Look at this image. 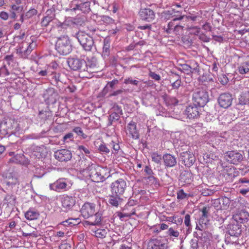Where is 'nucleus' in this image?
Segmentation results:
<instances>
[{
  "instance_id": "1",
  "label": "nucleus",
  "mask_w": 249,
  "mask_h": 249,
  "mask_svg": "<svg viewBox=\"0 0 249 249\" xmlns=\"http://www.w3.org/2000/svg\"><path fill=\"white\" fill-rule=\"evenodd\" d=\"M55 49L60 55H66L72 51V45L67 36H62L57 38Z\"/></svg>"
},
{
  "instance_id": "2",
  "label": "nucleus",
  "mask_w": 249,
  "mask_h": 249,
  "mask_svg": "<svg viewBox=\"0 0 249 249\" xmlns=\"http://www.w3.org/2000/svg\"><path fill=\"white\" fill-rule=\"evenodd\" d=\"M78 42L86 51H91L95 48L93 38L88 34L83 31H79L76 34Z\"/></svg>"
},
{
  "instance_id": "3",
  "label": "nucleus",
  "mask_w": 249,
  "mask_h": 249,
  "mask_svg": "<svg viewBox=\"0 0 249 249\" xmlns=\"http://www.w3.org/2000/svg\"><path fill=\"white\" fill-rule=\"evenodd\" d=\"M184 16H179L178 18H174L168 24L166 28L167 33L171 34L174 33L176 35H181L183 33V28L185 24L183 22H179L182 20Z\"/></svg>"
},
{
  "instance_id": "4",
  "label": "nucleus",
  "mask_w": 249,
  "mask_h": 249,
  "mask_svg": "<svg viewBox=\"0 0 249 249\" xmlns=\"http://www.w3.org/2000/svg\"><path fill=\"white\" fill-rule=\"evenodd\" d=\"M36 47V41H32L31 42L23 41L18 44L17 49V53L20 57L26 58Z\"/></svg>"
},
{
  "instance_id": "5",
  "label": "nucleus",
  "mask_w": 249,
  "mask_h": 249,
  "mask_svg": "<svg viewBox=\"0 0 249 249\" xmlns=\"http://www.w3.org/2000/svg\"><path fill=\"white\" fill-rule=\"evenodd\" d=\"M86 170L89 173L91 180L95 182H102L105 180L103 175V170L100 167L96 166L94 164L89 165Z\"/></svg>"
},
{
  "instance_id": "6",
  "label": "nucleus",
  "mask_w": 249,
  "mask_h": 249,
  "mask_svg": "<svg viewBox=\"0 0 249 249\" xmlns=\"http://www.w3.org/2000/svg\"><path fill=\"white\" fill-rule=\"evenodd\" d=\"M68 179L66 178H60L53 183L49 185L50 189L57 192H64L69 190L71 186Z\"/></svg>"
},
{
  "instance_id": "7",
  "label": "nucleus",
  "mask_w": 249,
  "mask_h": 249,
  "mask_svg": "<svg viewBox=\"0 0 249 249\" xmlns=\"http://www.w3.org/2000/svg\"><path fill=\"white\" fill-rule=\"evenodd\" d=\"M193 103L201 107H203L209 101L208 92L202 89H197L193 95Z\"/></svg>"
},
{
  "instance_id": "8",
  "label": "nucleus",
  "mask_w": 249,
  "mask_h": 249,
  "mask_svg": "<svg viewBox=\"0 0 249 249\" xmlns=\"http://www.w3.org/2000/svg\"><path fill=\"white\" fill-rule=\"evenodd\" d=\"M224 158L230 163L238 164L244 159L243 152L237 150L229 151L225 154Z\"/></svg>"
},
{
  "instance_id": "9",
  "label": "nucleus",
  "mask_w": 249,
  "mask_h": 249,
  "mask_svg": "<svg viewBox=\"0 0 249 249\" xmlns=\"http://www.w3.org/2000/svg\"><path fill=\"white\" fill-rule=\"evenodd\" d=\"M110 187L111 193L112 194L122 196L124 193L127 187V184L124 179L119 178L113 182L111 184Z\"/></svg>"
},
{
  "instance_id": "10",
  "label": "nucleus",
  "mask_w": 249,
  "mask_h": 249,
  "mask_svg": "<svg viewBox=\"0 0 249 249\" xmlns=\"http://www.w3.org/2000/svg\"><path fill=\"white\" fill-rule=\"evenodd\" d=\"M17 123L9 119L1 122L0 132L3 135H11L17 131Z\"/></svg>"
},
{
  "instance_id": "11",
  "label": "nucleus",
  "mask_w": 249,
  "mask_h": 249,
  "mask_svg": "<svg viewBox=\"0 0 249 249\" xmlns=\"http://www.w3.org/2000/svg\"><path fill=\"white\" fill-rule=\"evenodd\" d=\"M67 63L70 68L73 71H85L87 70L86 62L83 59L69 58L67 60Z\"/></svg>"
},
{
  "instance_id": "12",
  "label": "nucleus",
  "mask_w": 249,
  "mask_h": 249,
  "mask_svg": "<svg viewBox=\"0 0 249 249\" xmlns=\"http://www.w3.org/2000/svg\"><path fill=\"white\" fill-rule=\"evenodd\" d=\"M95 208V204L89 202L85 203L81 209V214L84 218L88 219L96 212Z\"/></svg>"
},
{
  "instance_id": "13",
  "label": "nucleus",
  "mask_w": 249,
  "mask_h": 249,
  "mask_svg": "<svg viewBox=\"0 0 249 249\" xmlns=\"http://www.w3.org/2000/svg\"><path fill=\"white\" fill-rule=\"evenodd\" d=\"M179 160L183 165L190 167L195 163L196 158L191 151H185L180 153Z\"/></svg>"
},
{
  "instance_id": "14",
  "label": "nucleus",
  "mask_w": 249,
  "mask_h": 249,
  "mask_svg": "<svg viewBox=\"0 0 249 249\" xmlns=\"http://www.w3.org/2000/svg\"><path fill=\"white\" fill-rule=\"evenodd\" d=\"M201 108L193 103V105H190L186 107L184 111V114L189 119L197 118L200 114Z\"/></svg>"
},
{
  "instance_id": "15",
  "label": "nucleus",
  "mask_w": 249,
  "mask_h": 249,
  "mask_svg": "<svg viewBox=\"0 0 249 249\" xmlns=\"http://www.w3.org/2000/svg\"><path fill=\"white\" fill-rule=\"evenodd\" d=\"M139 16L143 21L151 22L155 18V13L149 8H141L139 11Z\"/></svg>"
},
{
  "instance_id": "16",
  "label": "nucleus",
  "mask_w": 249,
  "mask_h": 249,
  "mask_svg": "<svg viewBox=\"0 0 249 249\" xmlns=\"http://www.w3.org/2000/svg\"><path fill=\"white\" fill-rule=\"evenodd\" d=\"M167 244L165 241L154 238L148 241L147 249H167Z\"/></svg>"
},
{
  "instance_id": "17",
  "label": "nucleus",
  "mask_w": 249,
  "mask_h": 249,
  "mask_svg": "<svg viewBox=\"0 0 249 249\" xmlns=\"http://www.w3.org/2000/svg\"><path fill=\"white\" fill-rule=\"evenodd\" d=\"M232 98L231 95L228 93H224L220 95L218 102L219 106L224 108H227L231 105Z\"/></svg>"
},
{
  "instance_id": "18",
  "label": "nucleus",
  "mask_w": 249,
  "mask_h": 249,
  "mask_svg": "<svg viewBox=\"0 0 249 249\" xmlns=\"http://www.w3.org/2000/svg\"><path fill=\"white\" fill-rule=\"evenodd\" d=\"M57 93L53 88H48L43 93V97L48 104L55 103L57 97Z\"/></svg>"
},
{
  "instance_id": "19",
  "label": "nucleus",
  "mask_w": 249,
  "mask_h": 249,
  "mask_svg": "<svg viewBox=\"0 0 249 249\" xmlns=\"http://www.w3.org/2000/svg\"><path fill=\"white\" fill-rule=\"evenodd\" d=\"M61 202L62 207L65 211L71 210L75 204V197L69 196H63L61 198Z\"/></svg>"
},
{
  "instance_id": "20",
  "label": "nucleus",
  "mask_w": 249,
  "mask_h": 249,
  "mask_svg": "<svg viewBox=\"0 0 249 249\" xmlns=\"http://www.w3.org/2000/svg\"><path fill=\"white\" fill-rule=\"evenodd\" d=\"M54 156L56 159L61 161H67L72 158L71 152L67 149H61L56 151Z\"/></svg>"
},
{
  "instance_id": "21",
  "label": "nucleus",
  "mask_w": 249,
  "mask_h": 249,
  "mask_svg": "<svg viewBox=\"0 0 249 249\" xmlns=\"http://www.w3.org/2000/svg\"><path fill=\"white\" fill-rule=\"evenodd\" d=\"M90 2L89 0H78L75 7L71 9V11L80 10L84 13H88L90 11Z\"/></svg>"
},
{
  "instance_id": "22",
  "label": "nucleus",
  "mask_w": 249,
  "mask_h": 249,
  "mask_svg": "<svg viewBox=\"0 0 249 249\" xmlns=\"http://www.w3.org/2000/svg\"><path fill=\"white\" fill-rule=\"evenodd\" d=\"M162 160L165 168H171L175 166L178 162L177 158L170 154H165Z\"/></svg>"
},
{
  "instance_id": "23",
  "label": "nucleus",
  "mask_w": 249,
  "mask_h": 249,
  "mask_svg": "<svg viewBox=\"0 0 249 249\" xmlns=\"http://www.w3.org/2000/svg\"><path fill=\"white\" fill-rule=\"evenodd\" d=\"M192 66L188 64H184L181 65L179 70L186 74L190 75L193 72H199L198 65L197 62L194 61L191 63Z\"/></svg>"
},
{
  "instance_id": "24",
  "label": "nucleus",
  "mask_w": 249,
  "mask_h": 249,
  "mask_svg": "<svg viewBox=\"0 0 249 249\" xmlns=\"http://www.w3.org/2000/svg\"><path fill=\"white\" fill-rule=\"evenodd\" d=\"M118 195H113L112 193L108 196V203L112 207L118 208L122 205L124 202V198Z\"/></svg>"
},
{
  "instance_id": "25",
  "label": "nucleus",
  "mask_w": 249,
  "mask_h": 249,
  "mask_svg": "<svg viewBox=\"0 0 249 249\" xmlns=\"http://www.w3.org/2000/svg\"><path fill=\"white\" fill-rule=\"evenodd\" d=\"M88 220L86 221L85 224L88 225H99L102 221L101 214L99 212H95L93 215L91 216Z\"/></svg>"
},
{
  "instance_id": "26",
  "label": "nucleus",
  "mask_w": 249,
  "mask_h": 249,
  "mask_svg": "<svg viewBox=\"0 0 249 249\" xmlns=\"http://www.w3.org/2000/svg\"><path fill=\"white\" fill-rule=\"evenodd\" d=\"M241 225L237 222L236 223L231 224L229 225L228 232L231 236H239L241 233L242 230L241 229Z\"/></svg>"
},
{
  "instance_id": "27",
  "label": "nucleus",
  "mask_w": 249,
  "mask_h": 249,
  "mask_svg": "<svg viewBox=\"0 0 249 249\" xmlns=\"http://www.w3.org/2000/svg\"><path fill=\"white\" fill-rule=\"evenodd\" d=\"M127 130L128 133L134 139L139 138V132L137 129L136 123L133 121H131L127 125Z\"/></svg>"
},
{
  "instance_id": "28",
  "label": "nucleus",
  "mask_w": 249,
  "mask_h": 249,
  "mask_svg": "<svg viewBox=\"0 0 249 249\" xmlns=\"http://www.w3.org/2000/svg\"><path fill=\"white\" fill-rule=\"evenodd\" d=\"M241 74H245L249 72V61H245L238 64L237 69Z\"/></svg>"
},
{
  "instance_id": "29",
  "label": "nucleus",
  "mask_w": 249,
  "mask_h": 249,
  "mask_svg": "<svg viewBox=\"0 0 249 249\" xmlns=\"http://www.w3.org/2000/svg\"><path fill=\"white\" fill-rule=\"evenodd\" d=\"M238 104L240 105H248L249 107V91L242 92L239 98Z\"/></svg>"
},
{
  "instance_id": "30",
  "label": "nucleus",
  "mask_w": 249,
  "mask_h": 249,
  "mask_svg": "<svg viewBox=\"0 0 249 249\" xmlns=\"http://www.w3.org/2000/svg\"><path fill=\"white\" fill-rule=\"evenodd\" d=\"M86 66L87 70L85 71L92 72L96 70L97 66V59L96 58L92 57L90 60L88 59L86 62Z\"/></svg>"
},
{
  "instance_id": "31",
  "label": "nucleus",
  "mask_w": 249,
  "mask_h": 249,
  "mask_svg": "<svg viewBox=\"0 0 249 249\" xmlns=\"http://www.w3.org/2000/svg\"><path fill=\"white\" fill-rule=\"evenodd\" d=\"M210 210V207H204L202 209V216L200 218L199 220V223H201L202 224H204V225H206V224L208 222V213Z\"/></svg>"
},
{
  "instance_id": "32",
  "label": "nucleus",
  "mask_w": 249,
  "mask_h": 249,
  "mask_svg": "<svg viewBox=\"0 0 249 249\" xmlns=\"http://www.w3.org/2000/svg\"><path fill=\"white\" fill-rule=\"evenodd\" d=\"M110 40L108 38H105L104 40V45L103 48L102 56L104 58L107 57L109 55Z\"/></svg>"
},
{
  "instance_id": "33",
  "label": "nucleus",
  "mask_w": 249,
  "mask_h": 249,
  "mask_svg": "<svg viewBox=\"0 0 249 249\" xmlns=\"http://www.w3.org/2000/svg\"><path fill=\"white\" fill-rule=\"evenodd\" d=\"M39 215V213L33 209H29L25 213V218L29 220L36 219L38 217Z\"/></svg>"
},
{
  "instance_id": "34",
  "label": "nucleus",
  "mask_w": 249,
  "mask_h": 249,
  "mask_svg": "<svg viewBox=\"0 0 249 249\" xmlns=\"http://www.w3.org/2000/svg\"><path fill=\"white\" fill-rule=\"evenodd\" d=\"M52 77V84L55 86H59V83H63L61 74L59 73H56L54 71H52L50 74Z\"/></svg>"
},
{
  "instance_id": "35",
  "label": "nucleus",
  "mask_w": 249,
  "mask_h": 249,
  "mask_svg": "<svg viewBox=\"0 0 249 249\" xmlns=\"http://www.w3.org/2000/svg\"><path fill=\"white\" fill-rule=\"evenodd\" d=\"M213 206L216 210V212H214V215L216 216L218 213H222V211L224 210V206H222L221 200L220 199H216L213 200Z\"/></svg>"
},
{
  "instance_id": "36",
  "label": "nucleus",
  "mask_w": 249,
  "mask_h": 249,
  "mask_svg": "<svg viewBox=\"0 0 249 249\" xmlns=\"http://www.w3.org/2000/svg\"><path fill=\"white\" fill-rule=\"evenodd\" d=\"M108 144L106 145L105 143H102L99 145L98 150L102 154H107L110 152Z\"/></svg>"
},
{
  "instance_id": "37",
  "label": "nucleus",
  "mask_w": 249,
  "mask_h": 249,
  "mask_svg": "<svg viewBox=\"0 0 249 249\" xmlns=\"http://www.w3.org/2000/svg\"><path fill=\"white\" fill-rule=\"evenodd\" d=\"M5 203L7 204L14 205L15 203L16 197L12 195H7L4 198Z\"/></svg>"
},
{
  "instance_id": "38",
  "label": "nucleus",
  "mask_w": 249,
  "mask_h": 249,
  "mask_svg": "<svg viewBox=\"0 0 249 249\" xmlns=\"http://www.w3.org/2000/svg\"><path fill=\"white\" fill-rule=\"evenodd\" d=\"M120 118V115L118 113L113 112L111 113L109 116V125H111L113 122L118 121Z\"/></svg>"
},
{
  "instance_id": "39",
  "label": "nucleus",
  "mask_w": 249,
  "mask_h": 249,
  "mask_svg": "<svg viewBox=\"0 0 249 249\" xmlns=\"http://www.w3.org/2000/svg\"><path fill=\"white\" fill-rule=\"evenodd\" d=\"M107 234V231L105 229H98L94 231V235L98 238H104Z\"/></svg>"
},
{
  "instance_id": "40",
  "label": "nucleus",
  "mask_w": 249,
  "mask_h": 249,
  "mask_svg": "<svg viewBox=\"0 0 249 249\" xmlns=\"http://www.w3.org/2000/svg\"><path fill=\"white\" fill-rule=\"evenodd\" d=\"M108 146L112 148V153L113 154L117 153L120 148L119 144L113 141L108 144Z\"/></svg>"
},
{
  "instance_id": "41",
  "label": "nucleus",
  "mask_w": 249,
  "mask_h": 249,
  "mask_svg": "<svg viewBox=\"0 0 249 249\" xmlns=\"http://www.w3.org/2000/svg\"><path fill=\"white\" fill-rule=\"evenodd\" d=\"M190 196V194L185 193L183 189L179 190L177 193V198L178 199L182 200L188 198Z\"/></svg>"
},
{
  "instance_id": "42",
  "label": "nucleus",
  "mask_w": 249,
  "mask_h": 249,
  "mask_svg": "<svg viewBox=\"0 0 249 249\" xmlns=\"http://www.w3.org/2000/svg\"><path fill=\"white\" fill-rule=\"evenodd\" d=\"M101 20L104 23L107 25H111L112 24H114L115 22L114 19L107 16H103L101 17Z\"/></svg>"
},
{
  "instance_id": "43",
  "label": "nucleus",
  "mask_w": 249,
  "mask_h": 249,
  "mask_svg": "<svg viewBox=\"0 0 249 249\" xmlns=\"http://www.w3.org/2000/svg\"><path fill=\"white\" fill-rule=\"evenodd\" d=\"M10 72L5 65L0 68V77L5 78V79H6V77L8 76Z\"/></svg>"
},
{
  "instance_id": "44",
  "label": "nucleus",
  "mask_w": 249,
  "mask_h": 249,
  "mask_svg": "<svg viewBox=\"0 0 249 249\" xmlns=\"http://www.w3.org/2000/svg\"><path fill=\"white\" fill-rule=\"evenodd\" d=\"M72 131L75 132L77 135L81 136L83 139H86L87 137V135L84 133L82 128L80 127H74Z\"/></svg>"
},
{
  "instance_id": "45",
  "label": "nucleus",
  "mask_w": 249,
  "mask_h": 249,
  "mask_svg": "<svg viewBox=\"0 0 249 249\" xmlns=\"http://www.w3.org/2000/svg\"><path fill=\"white\" fill-rule=\"evenodd\" d=\"M176 80L172 83L171 85L173 89H178L181 85V81L180 76H177Z\"/></svg>"
},
{
  "instance_id": "46",
  "label": "nucleus",
  "mask_w": 249,
  "mask_h": 249,
  "mask_svg": "<svg viewBox=\"0 0 249 249\" xmlns=\"http://www.w3.org/2000/svg\"><path fill=\"white\" fill-rule=\"evenodd\" d=\"M80 222L79 218H69L64 221L63 223H68L70 225H76L79 224Z\"/></svg>"
},
{
  "instance_id": "47",
  "label": "nucleus",
  "mask_w": 249,
  "mask_h": 249,
  "mask_svg": "<svg viewBox=\"0 0 249 249\" xmlns=\"http://www.w3.org/2000/svg\"><path fill=\"white\" fill-rule=\"evenodd\" d=\"M218 81L223 85L227 84L229 82V79L225 74H221L218 77Z\"/></svg>"
},
{
  "instance_id": "48",
  "label": "nucleus",
  "mask_w": 249,
  "mask_h": 249,
  "mask_svg": "<svg viewBox=\"0 0 249 249\" xmlns=\"http://www.w3.org/2000/svg\"><path fill=\"white\" fill-rule=\"evenodd\" d=\"M167 234L170 236L178 237L179 233L178 231H175L173 228H170L167 232Z\"/></svg>"
},
{
  "instance_id": "49",
  "label": "nucleus",
  "mask_w": 249,
  "mask_h": 249,
  "mask_svg": "<svg viewBox=\"0 0 249 249\" xmlns=\"http://www.w3.org/2000/svg\"><path fill=\"white\" fill-rule=\"evenodd\" d=\"M53 18V15L52 16H46L45 17L42 21L41 23L43 26H47L49 23L52 20Z\"/></svg>"
},
{
  "instance_id": "50",
  "label": "nucleus",
  "mask_w": 249,
  "mask_h": 249,
  "mask_svg": "<svg viewBox=\"0 0 249 249\" xmlns=\"http://www.w3.org/2000/svg\"><path fill=\"white\" fill-rule=\"evenodd\" d=\"M204 157V159L207 160L206 162H211L217 159V157L212 153L205 154Z\"/></svg>"
},
{
  "instance_id": "51",
  "label": "nucleus",
  "mask_w": 249,
  "mask_h": 249,
  "mask_svg": "<svg viewBox=\"0 0 249 249\" xmlns=\"http://www.w3.org/2000/svg\"><path fill=\"white\" fill-rule=\"evenodd\" d=\"M139 82H140L137 80H133L132 77H129L127 79H125L124 81V83L125 84H130L135 86H137Z\"/></svg>"
},
{
  "instance_id": "52",
  "label": "nucleus",
  "mask_w": 249,
  "mask_h": 249,
  "mask_svg": "<svg viewBox=\"0 0 249 249\" xmlns=\"http://www.w3.org/2000/svg\"><path fill=\"white\" fill-rule=\"evenodd\" d=\"M52 71H50V68H47L45 70H41L38 71V74L41 76H45L50 75Z\"/></svg>"
},
{
  "instance_id": "53",
  "label": "nucleus",
  "mask_w": 249,
  "mask_h": 249,
  "mask_svg": "<svg viewBox=\"0 0 249 249\" xmlns=\"http://www.w3.org/2000/svg\"><path fill=\"white\" fill-rule=\"evenodd\" d=\"M37 13V11L36 9L34 8L31 9L26 12L25 17H26L27 18H30L33 16L36 15Z\"/></svg>"
},
{
  "instance_id": "54",
  "label": "nucleus",
  "mask_w": 249,
  "mask_h": 249,
  "mask_svg": "<svg viewBox=\"0 0 249 249\" xmlns=\"http://www.w3.org/2000/svg\"><path fill=\"white\" fill-rule=\"evenodd\" d=\"M152 160L156 163L159 164L160 163L161 158L158 154L153 153L152 155Z\"/></svg>"
},
{
  "instance_id": "55",
  "label": "nucleus",
  "mask_w": 249,
  "mask_h": 249,
  "mask_svg": "<svg viewBox=\"0 0 249 249\" xmlns=\"http://www.w3.org/2000/svg\"><path fill=\"white\" fill-rule=\"evenodd\" d=\"M23 8L21 6L17 5H12L11 9L12 11L17 13V14L20 13L22 12Z\"/></svg>"
},
{
  "instance_id": "56",
  "label": "nucleus",
  "mask_w": 249,
  "mask_h": 249,
  "mask_svg": "<svg viewBox=\"0 0 249 249\" xmlns=\"http://www.w3.org/2000/svg\"><path fill=\"white\" fill-rule=\"evenodd\" d=\"M189 31L190 34L197 35L200 33V28L197 26L190 27Z\"/></svg>"
},
{
  "instance_id": "57",
  "label": "nucleus",
  "mask_w": 249,
  "mask_h": 249,
  "mask_svg": "<svg viewBox=\"0 0 249 249\" xmlns=\"http://www.w3.org/2000/svg\"><path fill=\"white\" fill-rule=\"evenodd\" d=\"M118 83V80L116 79H113L112 81L108 82L107 86L104 89L105 91L106 88H107L108 87H110L111 89L114 88V87L115 85Z\"/></svg>"
},
{
  "instance_id": "58",
  "label": "nucleus",
  "mask_w": 249,
  "mask_h": 249,
  "mask_svg": "<svg viewBox=\"0 0 249 249\" xmlns=\"http://www.w3.org/2000/svg\"><path fill=\"white\" fill-rule=\"evenodd\" d=\"M198 241L196 239H193L190 241L191 247L190 249H197Z\"/></svg>"
},
{
  "instance_id": "59",
  "label": "nucleus",
  "mask_w": 249,
  "mask_h": 249,
  "mask_svg": "<svg viewBox=\"0 0 249 249\" xmlns=\"http://www.w3.org/2000/svg\"><path fill=\"white\" fill-rule=\"evenodd\" d=\"M78 149L80 151H83L87 156H88L90 154L89 150L83 145L78 146Z\"/></svg>"
},
{
  "instance_id": "60",
  "label": "nucleus",
  "mask_w": 249,
  "mask_h": 249,
  "mask_svg": "<svg viewBox=\"0 0 249 249\" xmlns=\"http://www.w3.org/2000/svg\"><path fill=\"white\" fill-rule=\"evenodd\" d=\"M222 206H224V210L229 206L230 204V201L228 198H225L221 199Z\"/></svg>"
},
{
  "instance_id": "61",
  "label": "nucleus",
  "mask_w": 249,
  "mask_h": 249,
  "mask_svg": "<svg viewBox=\"0 0 249 249\" xmlns=\"http://www.w3.org/2000/svg\"><path fill=\"white\" fill-rule=\"evenodd\" d=\"M73 135L72 133H68L66 134L64 137H63V141L65 142H68V140H71L73 138Z\"/></svg>"
},
{
  "instance_id": "62",
  "label": "nucleus",
  "mask_w": 249,
  "mask_h": 249,
  "mask_svg": "<svg viewBox=\"0 0 249 249\" xmlns=\"http://www.w3.org/2000/svg\"><path fill=\"white\" fill-rule=\"evenodd\" d=\"M22 159V156H21L19 155H17L15 156L13 161H14L15 162L22 164L23 163Z\"/></svg>"
},
{
  "instance_id": "63",
  "label": "nucleus",
  "mask_w": 249,
  "mask_h": 249,
  "mask_svg": "<svg viewBox=\"0 0 249 249\" xmlns=\"http://www.w3.org/2000/svg\"><path fill=\"white\" fill-rule=\"evenodd\" d=\"M184 224L185 225L189 227L190 226V215L189 214H186L184 218Z\"/></svg>"
},
{
  "instance_id": "64",
  "label": "nucleus",
  "mask_w": 249,
  "mask_h": 249,
  "mask_svg": "<svg viewBox=\"0 0 249 249\" xmlns=\"http://www.w3.org/2000/svg\"><path fill=\"white\" fill-rule=\"evenodd\" d=\"M149 75L151 77H152L153 79L156 80H159L160 79V75L154 72H150L149 73Z\"/></svg>"
}]
</instances>
